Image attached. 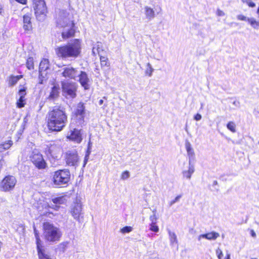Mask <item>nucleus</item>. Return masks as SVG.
I'll return each instance as SVG.
<instances>
[{"instance_id":"nucleus-16","label":"nucleus","mask_w":259,"mask_h":259,"mask_svg":"<svg viewBox=\"0 0 259 259\" xmlns=\"http://www.w3.org/2000/svg\"><path fill=\"white\" fill-rule=\"evenodd\" d=\"M62 75L70 79H75L78 76V71L76 69L71 66H66L62 68Z\"/></svg>"},{"instance_id":"nucleus-56","label":"nucleus","mask_w":259,"mask_h":259,"mask_svg":"<svg viewBox=\"0 0 259 259\" xmlns=\"http://www.w3.org/2000/svg\"><path fill=\"white\" fill-rule=\"evenodd\" d=\"M103 102H104L103 100L101 99L99 102V104L100 105H101L103 103Z\"/></svg>"},{"instance_id":"nucleus-10","label":"nucleus","mask_w":259,"mask_h":259,"mask_svg":"<svg viewBox=\"0 0 259 259\" xmlns=\"http://www.w3.org/2000/svg\"><path fill=\"white\" fill-rule=\"evenodd\" d=\"M17 180L13 176H6L0 184L1 190L4 192H8L12 190L16 185Z\"/></svg>"},{"instance_id":"nucleus-22","label":"nucleus","mask_w":259,"mask_h":259,"mask_svg":"<svg viewBox=\"0 0 259 259\" xmlns=\"http://www.w3.org/2000/svg\"><path fill=\"white\" fill-rule=\"evenodd\" d=\"M144 11L146 18L148 20H151L155 17V11L152 8H151L148 6H145L144 7Z\"/></svg>"},{"instance_id":"nucleus-11","label":"nucleus","mask_w":259,"mask_h":259,"mask_svg":"<svg viewBox=\"0 0 259 259\" xmlns=\"http://www.w3.org/2000/svg\"><path fill=\"white\" fill-rule=\"evenodd\" d=\"M82 204L80 201L76 200L70 208V213L73 218L81 223L83 218V213L82 211Z\"/></svg>"},{"instance_id":"nucleus-62","label":"nucleus","mask_w":259,"mask_h":259,"mask_svg":"<svg viewBox=\"0 0 259 259\" xmlns=\"http://www.w3.org/2000/svg\"><path fill=\"white\" fill-rule=\"evenodd\" d=\"M251 259H257L256 258H251Z\"/></svg>"},{"instance_id":"nucleus-38","label":"nucleus","mask_w":259,"mask_h":259,"mask_svg":"<svg viewBox=\"0 0 259 259\" xmlns=\"http://www.w3.org/2000/svg\"><path fill=\"white\" fill-rule=\"evenodd\" d=\"M130 176V172L127 170L123 172L121 176V179L123 180L127 179Z\"/></svg>"},{"instance_id":"nucleus-45","label":"nucleus","mask_w":259,"mask_h":259,"mask_svg":"<svg viewBox=\"0 0 259 259\" xmlns=\"http://www.w3.org/2000/svg\"><path fill=\"white\" fill-rule=\"evenodd\" d=\"M246 4H247V5L251 8H254L255 6V3L252 2L251 0H249L248 1H247Z\"/></svg>"},{"instance_id":"nucleus-50","label":"nucleus","mask_w":259,"mask_h":259,"mask_svg":"<svg viewBox=\"0 0 259 259\" xmlns=\"http://www.w3.org/2000/svg\"><path fill=\"white\" fill-rule=\"evenodd\" d=\"M90 153H88V154H87L84 157V165H83V166H85V165L87 163V162L88 161V157H89V155Z\"/></svg>"},{"instance_id":"nucleus-26","label":"nucleus","mask_w":259,"mask_h":259,"mask_svg":"<svg viewBox=\"0 0 259 259\" xmlns=\"http://www.w3.org/2000/svg\"><path fill=\"white\" fill-rule=\"evenodd\" d=\"M247 22L250 24L251 27L255 29H259V21H256L255 18L251 17L247 19Z\"/></svg>"},{"instance_id":"nucleus-4","label":"nucleus","mask_w":259,"mask_h":259,"mask_svg":"<svg viewBox=\"0 0 259 259\" xmlns=\"http://www.w3.org/2000/svg\"><path fill=\"white\" fill-rule=\"evenodd\" d=\"M43 235L45 240L50 243L59 241L62 236V232L60 228L54 224L45 222L43 225Z\"/></svg>"},{"instance_id":"nucleus-40","label":"nucleus","mask_w":259,"mask_h":259,"mask_svg":"<svg viewBox=\"0 0 259 259\" xmlns=\"http://www.w3.org/2000/svg\"><path fill=\"white\" fill-rule=\"evenodd\" d=\"M182 197V195H178L174 200L170 201L169 202V206H172L174 205L175 203L178 202L180 198Z\"/></svg>"},{"instance_id":"nucleus-32","label":"nucleus","mask_w":259,"mask_h":259,"mask_svg":"<svg viewBox=\"0 0 259 259\" xmlns=\"http://www.w3.org/2000/svg\"><path fill=\"white\" fill-rule=\"evenodd\" d=\"M36 243L37 252L44 250V249H42V246L41 245V240L39 238V236H36Z\"/></svg>"},{"instance_id":"nucleus-41","label":"nucleus","mask_w":259,"mask_h":259,"mask_svg":"<svg viewBox=\"0 0 259 259\" xmlns=\"http://www.w3.org/2000/svg\"><path fill=\"white\" fill-rule=\"evenodd\" d=\"M150 230H151L152 231H153V232H158V231H159V228L156 225V224H150Z\"/></svg>"},{"instance_id":"nucleus-49","label":"nucleus","mask_w":259,"mask_h":259,"mask_svg":"<svg viewBox=\"0 0 259 259\" xmlns=\"http://www.w3.org/2000/svg\"><path fill=\"white\" fill-rule=\"evenodd\" d=\"M66 245H67V243H63L60 244V247H61L62 248V251L63 252L66 249Z\"/></svg>"},{"instance_id":"nucleus-3","label":"nucleus","mask_w":259,"mask_h":259,"mask_svg":"<svg viewBox=\"0 0 259 259\" xmlns=\"http://www.w3.org/2000/svg\"><path fill=\"white\" fill-rule=\"evenodd\" d=\"M57 55L62 58H76L81 52L80 42L78 39L68 43L55 50Z\"/></svg>"},{"instance_id":"nucleus-25","label":"nucleus","mask_w":259,"mask_h":259,"mask_svg":"<svg viewBox=\"0 0 259 259\" xmlns=\"http://www.w3.org/2000/svg\"><path fill=\"white\" fill-rule=\"evenodd\" d=\"M13 145V141L8 140L6 142L0 144V152H3L5 150L9 149Z\"/></svg>"},{"instance_id":"nucleus-1","label":"nucleus","mask_w":259,"mask_h":259,"mask_svg":"<svg viewBox=\"0 0 259 259\" xmlns=\"http://www.w3.org/2000/svg\"><path fill=\"white\" fill-rule=\"evenodd\" d=\"M68 122L65 109L62 107H55L48 113V126L50 130L60 132Z\"/></svg>"},{"instance_id":"nucleus-60","label":"nucleus","mask_w":259,"mask_h":259,"mask_svg":"<svg viewBox=\"0 0 259 259\" xmlns=\"http://www.w3.org/2000/svg\"><path fill=\"white\" fill-rule=\"evenodd\" d=\"M257 14L258 15V17H259V7L258 8L257 10Z\"/></svg>"},{"instance_id":"nucleus-27","label":"nucleus","mask_w":259,"mask_h":259,"mask_svg":"<svg viewBox=\"0 0 259 259\" xmlns=\"http://www.w3.org/2000/svg\"><path fill=\"white\" fill-rule=\"evenodd\" d=\"M22 78V75L11 76L9 80V84L11 86H13L17 83L18 81Z\"/></svg>"},{"instance_id":"nucleus-42","label":"nucleus","mask_w":259,"mask_h":259,"mask_svg":"<svg viewBox=\"0 0 259 259\" xmlns=\"http://www.w3.org/2000/svg\"><path fill=\"white\" fill-rule=\"evenodd\" d=\"M183 176L187 179L190 180L191 178L192 174H190L188 170L183 171Z\"/></svg>"},{"instance_id":"nucleus-36","label":"nucleus","mask_w":259,"mask_h":259,"mask_svg":"<svg viewBox=\"0 0 259 259\" xmlns=\"http://www.w3.org/2000/svg\"><path fill=\"white\" fill-rule=\"evenodd\" d=\"M132 231V228L130 226L124 227L120 230V232L123 234L130 233Z\"/></svg>"},{"instance_id":"nucleus-55","label":"nucleus","mask_w":259,"mask_h":259,"mask_svg":"<svg viewBox=\"0 0 259 259\" xmlns=\"http://www.w3.org/2000/svg\"><path fill=\"white\" fill-rule=\"evenodd\" d=\"M225 259H231L230 258V254L229 253H227V256H226Z\"/></svg>"},{"instance_id":"nucleus-9","label":"nucleus","mask_w":259,"mask_h":259,"mask_svg":"<svg viewBox=\"0 0 259 259\" xmlns=\"http://www.w3.org/2000/svg\"><path fill=\"white\" fill-rule=\"evenodd\" d=\"M65 160L68 166L76 167L79 163V157L75 149L69 150L65 153Z\"/></svg>"},{"instance_id":"nucleus-8","label":"nucleus","mask_w":259,"mask_h":259,"mask_svg":"<svg viewBox=\"0 0 259 259\" xmlns=\"http://www.w3.org/2000/svg\"><path fill=\"white\" fill-rule=\"evenodd\" d=\"M85 115V106L83 103L80 102L77 104L73 112V118L72 120L75 121V124L82 126L84 123Z\"/></svg>"},{"instance_id":"nucleus-7","label":"nucleus","mask_w":259,"mask_h":259,"mask_svg":"<svg viewBox=\"0 0 259 259\" xmlns=\"http://www.w3.org/2000/svg\"><path fill=\"white\" fill-rule=\"evenodd\" d=\"M63 95L66 98H74L76 96L77 84L72 81L65 80L61 81Z\"/></svg>"},{"instance_id":"nucleus-19","label":"nucleus","mask_w":259,"mask_h":259,"mask_svg":"<svg viewBox=\"0 0 259 259\" xmlns=\"http://www.w3.org/2000/svg\"><path fill=\"white\" fill-rule=\"evenodd\" d=\"M219 236V233L212 231L206 234L200 235L198 237V240L200 241L202 238H205L209 240H215Z\"/></svg>"},{"instance_id":"nucleus-5","label":"nucleus","mask_w":259,"mask_h":259,"mask_svg":"<svg viewBox=\"0 0 259 259\" xmlns=\"http://www.w3.org/2000/svg\"><path fill=\"white\" fill-rule=\"evenodd\" d=\"M33 7L36 19L39 21H44L48 13L44 0H33Z\"/></svg>"},{"instance_id":"nucleus-59","label":"nucleus","mask_w":259,"mask_h":259,"mask_svg":"<svg viewBox=\"0 0 259 259\" xmlns=\"http://www.w3.org/2000/svg\"><path fill=\"white\" fill-rule=\"evenodd\" d=\"M2 8L1 5H0V13H2Z\"/></svg>"},{"instance_id":"nucleus-20","label":"nucleus","mask_w":259,"mask_h":259,"mask_svg":"<svg viewBox=\"0 0 259 259\" xmlns=\"http://www.w3.org/2000/svg\"><path fill=\"white\" fill-rule=\"evenodd\" d=\"M60 87L58 85H54L51 89L48 99L51 100H54L59 96Z\"/></svg>"},{"instance_id":"nucleus-14","label":"nucleus","mask_w":259,"mask_h":259,"mask_svg":"<svg viewBox=\"0 0 259 259\" xmlns=\"http://www.w3.org/2000/svg\"><path fill=\"white\" fill-rule=\"evenodd\" d=\"M30 160L35 166L39 169H45L47 166L42 155L39 152H33L30 156Z\"/></svg>"},{"instance_id":"nucleus-58","label":"nucleus","mask_w":259,"mask_h":259,"mask_svg":"<svg viewBox=\"0 0 259 259\" xmlns=\"http://www.w3.org/2000/svg\"><path fill=\"white\" fill-rule=\"evenodd\" d=\"M242 2L244 3H246L247 1H248L249 0H241Z\"/></svg>"},{"instance_id":"nucleus-6","label":"nucleus","mask_w":259,"mask_h":259,"mask_svg":"<svg viewBox=\"0 0 259 259\" xmlns=\"http://www.w3.org/2000/svg\"><path fill=\"white\" fill-rule=\"evenodd\" d=\"M70 177V171L67 169H61L55 171L53 175V183L59 187L67 184Z\"/></svg>"},{"instance_id":"nucleus-43","label":"nucleus","mask_w":259,"mask_h":259,"mask_svg":"<svg viewBox=\"0 0 259 259\" xmlns=\"http://www.w3.org/2000/svg\"><path fill=\"white\" fill-rule=\"evenodd\" d=\"M216 254L219 259H222L223 254L221 249H220V248H218L216 250Z\"/></svg>"},{"instance_id":"nucleus-39","label":"nucleus","mask_w":259,"mask_h":259,"mask_svg":"<svg viewBox=\"0 0 259 259\" xmlns=\"http://www.w3.org/2000/svg\"><path fill=\"white\" fill-rule=\"evenodd\" d=\"M154 214L150 217V220L151 222V224H156L157 218L155 214V210L153 211Z\"/></svg>"},{"instance_id":"nucleus-2","label":"nucleus","mask_w":259,"mask_h":259,"mask_svg":"<svg viewBox=\"0 0 259 259\" xmlns=\"http://www.w3.org/2000/svg\"><path fill=\"white\" fill-rule=\"evenodd\" d=\"M56 23L58 27H68L62 33L63 38H68L74 35V24L72 20V16L66 10H59L56 12Z\"/></svg>"},{"instance_id":"nucleus-29","label":"nucleus","mask_w":259,"mask_h":259,"mask_svg":"<svg viewBox=\"0 0 259 259\" xmlns=\"http://www.w3.org/2000/svg\"><path fill=\"white\" fill-rule=\"evenodd\" d=\"M38 259H52L50 255L46 253L45 250L37 252Z\"/></svg>"},{"instance_id":"nucleus-51","label":"nucleus","mask_w":259,"mask_h":259,"mask_svg":"<svg viewBox=\"0 0 259 259\" xmlns=\"http://www.w3.org/2000/svg\"><path fill=\"white\" fill-rule=\"evenodd\" d=\"M233 104L236 106L237 107H239L240 106V102L238 101H235L233 102Z\"/></svg>"},{"instance_id":"nucleus-23","label":"nucleus","mask_w":259,"mask_h":259,"mask_svg":"<svg viewBox=\"0 0 259 259\" xmlns=\"http://www.w3.org/2000/svg\"><path fill=\"white\" fill-rule=\"evenodd\" d=\"M24 29L29 30L31 28V17L29 15H25L23 16Z\"/></svg>"},{"instance_id":"nucleus-34","label":"nucleus","mask_w":259,"mask_h":259,"mask_svg":"<svg viewBox=\"0 0 259 259\" xmlns=\"http://www.w3.org/2000/svg\"><path fill=\"white\" fill-rule=\"evenodd\" d=\"M25 105V98L19 97L17 102V106L18 108H22Z\"/></svg>"},{"instance_id":"nucleus-37","label":"nucleus","mask_w":259,"mask_h":259,"mask_svg":"<svg viewBox=\"0 0 259 259\" xmlns=\"http://www.w3.org/2000/svg\"><path fill=\"white\" fill-rule=\"evenodd\" d=\"M18 94H19V97L24 98L26 94L25 88L23 87L22 89H20L19 91Z\"/></svg>"},{"instance_id":"nucleus-52","label":"nucleus","mask_w":259,"mask_h":259,"mask_svg":"<svg viewBox=\"0 0 259 259\" xmlns=\"http://www.w3.org/2000/svg\"><path fill=\"white\" fill-rule=\"evenodd\" d=\"M18 3L22 4H25L26 3L27 0H16Z\"/></svg>"},{"instance_id":"nucleus-44","label":"nucleus","mask_w":259,"mask_h":259,"mask_svg":"<svg viewBox=\"0 0 259 259\" xmlns=\"http://www.w3.org/2000/svg\"><path fill=\"white\" fill-rule=\"evenodd\" d=\"M237 18L239 20L247 21V19L249 18H247L246 16L243 15H238L237 16Z\"/></svg>"},{"instance_id":"nucleus-31","label":"nucleus","mask_w":259,"mask_h":259,"mask_svg":"<svg viewBox=\"0 0 259 259\" xmlns=\"http://www.w3.org/2000/svg\"><path fill=\"white\" fill-rule=\"evenodd\" d=\"M227 128L233 133L236 132V124L233 121H229L227 124Z\"/></svg>"},{"instance_id":"nucleus-33","label":"nucleus","mask_w":259,"mask_h":259,"mask_svg":"<svg viewBox=\"0 0 259 259\" xmlns=\"http://www.w3.org/2000/svg\"><path fill=\"white\" fill-rule=\"evenodd\" d=\"M107 61H108V59L107 57H104V56L100 57L101 65L102 67L109 66V63Z\"/></svg>"},{"instance_id":"nucleus-24","label":"nucleus","mask_w":259,"mask_h":259,"mask_svg":"<svg viewBox=\"0 0 259 259\" xmlns=\"http://www.w3.org/2000/svg\"><path fill=\"white\" fill-rule=\"evenodd\" d=\"M169 235V239L170 244L171 246H174L178 244V239L176 234L175 232H171L170 230L168 231Z\"/></svg>"},{"instance_id":"nucleus-28","label":"nucleus","mask_w":259,"mask_h":259,"mask_svg":"<svg viewBox=\"0 0 259 259\" xmlns=\"http://www.w3.org/2000/svg\"><path fill=\"white\" fill-rule=\"evenodd\" d=\"M26 66L29 70L33 69L34 61L32 57H29L26 61Z\"/></svg>"},{"instance_id":"nucleus-48","label":"nucleus","mask_w":259,"mask_h":259,"mask_svg":"<svg viewBox=\"0 0 259 259\" xmlns=\"http://www.w3.org/2000/svg\"><path fill=\"white\" fill-rule=\"evenodd\" d=\"M217 14L219 16H224L225 15V13L223 11L220 9H218L217 11Z\"/></svg>"},{"instance_id":"nucleus-21","label":"nucleus","mask_w":259,"mask_h":259,"mask_svg":"<svg viewBox=\"0 0 259 259\" xmlns=\"http://www.w3.org/2000/svg\"><path fill=\"white\" fill-rule=\"evenodd\" d=\"M185 147L189 156V160L193 161L195 158V153L193 149L191 146L190 143L187 140L185 142Z\"/></svg>"},{"instance_id":"nucleus-54","label":"nucleus","mask_w":259,"mask_h":259,"mask_svg":"<svg viewBox=\"0 0 259 259\" xmlns=\"http://www.w3.org/2000/svg\"><path fill=\"white\" fill-rule=\"evenodd\" d=\"M34 234H35V238H36V236H39V235L37 233L36 230L35 229H34Z\"/></svg>"},{"instance_id":"nucleus-46","label":"nucleus","mask_w":259,"mask_h":259,"mask_svg":"<svg viewBox=\"0 0 259 259\" xmlns=\"http://www.w3.org/2000/svg\"><path fill=\"white\" fill-rule=\"evenodd\" d=\"M99 45L98 46V48L97 49L95 47H94L93 48V50H92L93 54L94 55H96L97 54H99Z\"/></svg>"},{"instance_id":"nucleus-15","label":"nucleus","mask_w":259,"mask_h":259,"mask_svg":"<svg viewBox=\"0 0 259 259\" xmlns=\"http://www.w3.org/2000/svg\"><path fill=\"white\" fill-rule=\"evenodd\" d=\"M52 201L54 204L49 205V204H45V207H48L55 210H58L60 207L59 205L65 204L67 200L65 196H62L52 198Z\"/></svg>"},{"instance_id":"nucleus-18","label":"nucleus","mask_w":259,"mask_h":259,"mask_svg":"<svg viewBox=\"0 0 259 259\" xmlns=\"http://www.w3.org/2000/svg\"><path fill=\"white\" fill-rule=\"evenodd\" d=\"M77 76L79 77V81L82 87H83L85 90L89 89L90 88V79L87 74L84 71H81L79 74H78Z\"/></svg>"},{"instance_id":"nucleus-61","label":"nucleus","mask_w":259,"mask_h":259,"mask_svg":"<svg viewBox=\"0 0 259 259\" xmlns=\"http://www.w3.org/2000/svg\"><path fill=\"white\" fill-rule=\"evenodd\" d=\"M90 144H91V142L90 141L89 143V148H88L89 149H90Z\"/></svg>"},{"instance_id":"nucleus-17","label":"nucleus","mask_w":259,"mask_h":259,"mask_svg":"<svg viewBox=\"0 0 259 259\" xmlns=\"http://www.w3.org/2000/svg\"><path fill=\"white\" fill-rule=\"evenodd\" d=\"M80 132L81 130L73 128V130H71L70 135L68 136L67 138L77 143H80L82 140Z\"/></svg>"},{"instance_id":"nucleus-13","label":"nucleus","mask_w":259,"mask_h":259,"mask_svg":"<svg viewBox=\"0 0 259 259\" xmlns=\"http://www.w3.org/2000/svg\"><path fill=\"white\" fill-rule=\"evenodd\" d=\"M50 64L48 59H44L41 60L39 64V83L43 84L44 81L47 79V74L48 73V70Z\"/></svg>"},{"instance_id":"nucleus-57","label":"nucleus","mask_w":259,"mask_h":259,"mask_svg":"<svg viewBox=\"0 0 259 259\" xmlns=\"http://www.w3.org/2000/svg\"><path fill=\"white\" fill-rule=\"evenodd\" d=\"M218 184V182L217 181H214L213 182V185H216Z\"/></svg>"},{"instance_id":"nucleus-47","label":"nucleus","mask_w":259,"mask_h":259,"mask_svg":"<svg viewBox=\"0 0 259 259\" xmlns=\"http://www.w3.org/2000/svg\"><path fill=\"white\" fill-rule=\"evenodd\" d=\"M202 118L201 114L199 113H197L194 117V119L196 121L200 120Z\"/></svg>"},{"instance_id":"nucleus-30","label":"nucleus","mask_w":259,"mask_h":259,"mask_svg":"<svg viewBox=\"0 0 259 259\" xmlns=\"http://www.w3.org/2000/svg\"><path fill=\"white\" fill-rule=\"evenodd\" d=\"M153 71L154 69L152 68V65L150 64V63H148L146 65V69L145 71V73L149 76H151Z\"/></svg>"},{"instance_id":"nucleus-35","label":"nucleus","mask_w":259,"mask_h":259,"mask_svg":"<svg viewBox=\"0 0 259 259\" xmlns=\"http://www.w3.org/2000/svg\"><path fill=\"white\" fill-rule=\"evenodd\" d=\"M188 170L189 172L192 175L194 173L195 171V166L193 161L191 160H189V167Z\"/></svg>"},{"instance_id":"nucleus-53","label":"nucleus","mask_w":259,"mask_h":259,"mask_svg":"<svg viewBox=\"0 0 259 259\" xmlns=\"http://www.w3.org/2000/svg\"><path fill=\"white\" fill-rule=\"evenodd\" d=\"M251 235L254 238L256 237V234L253 230L251 231Z\"/></svg>"},{"instance_id":"nucleus-12","label":"nucleus","mask_w":259,"mask_h":259,"mask_svg":"<svg viewBox=\"0 0 259 259\" xmlns=\"http://www.w3.org/2000/svg\"><path fill=\"white\" fill-rule=\"evenodd\" d=\"M45 152L48 158L56 159L61 152V148L60 146L55 143L50 144L45 148Z\"/></svg>"}]
</instances>
